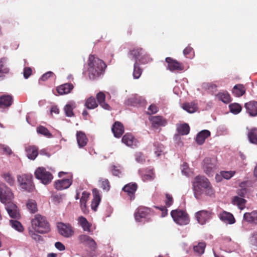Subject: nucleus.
<instances>
[{
	"instance_id": "1",
	"label": "nucleus",
	"mask_w": 257,
	"mask_h": 257,
	"mask_svg": "<svg viewBox=\"0 0 257 257\" xmlns=\"http://www.w3.org/2000/svg\"><path fill=\"white\" fill-rule=\"evenodd\" d=\"M192 186L195 197L197 199L200 198L203 192L209 196L214 195V190L210 182L203 176H196L192 182Z\"/></svg>"
},
{
	"instance_id": "2",
	"label": "nucleus",
	"mask_w": 257,
	"mask_h": 257,
	"mask_svg": "<svg viewBox=\"0 0 257 257\" xmlns=\"http://www.w3.org/2000/svg\"><path fill=\"white\" fill-rule=\"evenodd\" d=\"M106 67L105 63L94 55H90L88 60V76L90 79L94 80L104 72Z\"/></svg>"
},
{
	"instance_id": "3",
	"label": "nucleus",
	"mask_w": 257,
	"mask_h": 257,
	"mask_svg": "<svg viewBox=\"0 0 257 257\" xmlns=\"http://www.w3.org/2000/svg\"><path fill=\"white\" fill-rule=\"evenodd\" d=\"M32 229L37 232L44 234L50 231L49 223L46 218L40 214H36L31 221Z\"/></svg>"
},
{
	"instance_id": "4",
	"label": "nucleus",
	"mask_w": 257,
	"mask_h": 257,
	"mask_svg": "<svg viewBox=\"0 0 257 257\" xmlns=\"http://www.w3.org/2000/svg\"><path fill=\"white\" fill-rule=\"evenodd\" d=\"M17 182L21 189L24 191L32 192L35 190L33 176L30 174H22L17 176Z\"/></svg>"
},
{
	"instance_id": "5",
	"label": "nucleus",
	"mask_w": 257,
	"mask_h": 257,
	"mask_svg": "<svg viewBox=\"0 0 257 257\" xmlns=\"http://www.w3.org/2000/svg\"><path fill=\"white\" fill-rule=\"evenodd\" d=\"M171 215L174 221L180 225L188 224L190 221L188 214L180 209L173 210L171 212Z\"/></svg>"
},
{
	"instance_id": "6",
	"label": "nucleus",
	"mask_w": 257,
	"mask_h": 257,
	"mask_svg": "<svg viewBox=\"0 0 257 257\" xmlns=\"http://www.w3.org/2000/svg\"><path fill=\"white\" fill-rule=\"evenodd\" d=\"M153 214L151 208L144 206H139L134 213L135 219L137 222H141L142 219L147 218V221L151 220L150 216Z\"/></svg>"
},
{
	"instance_id": "7",
	"label": "nucleus",
	"mask_w": 257,
	"mask_h": 257,
	"mask_svg": "<svg viewBox=\"0 0 257 257\" xmlns=\"http://www.w3.org/2000/svg\"><path fill=\"white\" fill-rule=\"evenodd\" d=\"M14 194L12 190L4 183H0V201L3 204H6L13 200Z\"/></svg>"
},
{
	"instance_id": "8",
	"label": "nucleus",
	"mask_w": 257,
	"mask_h": 257,
	"mask_svg": "<svg viewBox=\"0 0 257 257\" xmlns=\"http://www.w3.org/2000/svg\"><path fill=\"white\" fill-rule=\"evenodd\" d=\"M35 175L36 178L40 180L44 184H49L53 178L52 174L43 167L37 168L35 172Z\"/></svg>"
},
{
	"instance_id": "9",
	"label": "nucleus",
	"mask_w": 257,
	"mask_h": 257,
	"mask_svg": "<svg viewBox=\"0 0 257 257\" xmlns=\"http://www.w3.org/2000/svg\"><path fill=\"white\" fill-rule=\"evenodd\" d=\"M202 168L206 174L212 175L216 168V160L213 158H205L203 161Z\"/></svg>"
},
{
	"instance_id": "10",
	"label": "nucleus",
	"mask_w": 257,
	"mask_h": 257,
	"mask_svg": "<svg viewBox=\"0 0 257 257\" xmlns=\"http://www.w3.org/2000/svg\"><path fill=\"white\" fill-rule=\"evenodd\" d=\"M59 233L64 237H70L74 233V228L69 223H59L57 225Z\"/></svg>"
},
{
	"instance_id": "11",
	"label": "nucleus",
	"mask_w": 257,
	"mask_h": 257,
	"mask_svg": "<svg viewBox=\"0 0 257 257\" xmlns=\"http://www.w3.org/2000/svg\"><path fill=\"white\" fill-rule=\"evenodd\" d=\"M5 204V208L7 211L9 216L14 219H19L21 217L20 211L17 206L12 202V201H10Z\"/></svg>"
},
{
	"instance_id": "12",
	"label": "nucleus",
	"mask_w": 257,
	"mask_h": 257,
	"mask_svg": "<svg viewBox=\"0 0 257 257\" xmlns=\"http://www.w3.org/2000/svg\"><path fill=\"white\" fill-rule=\"evenodd\" d=\"M138 188V184L135 182H131L125 185L122 188V191L124 192L129 197L130 200L135 198V193Z\"/></svg>"
},
{
	"instance_id": "13",
	"label": "nucleus",
	"mask_w": 257,
	"mask_h": 257,
	"mask_svg": "<svg viewBox=\"0 0 257 257\" xmlns=\"http://www.w3.org/2000/svg\"><path fill=\"white\" fill-rule=\"evenodd\" d=\"M165 61L168 64V69L171 71H182L184 68L182 63L178 62L171 57H167Z\"/></svg>"
},
{
	"instance_id": "14",
	"label": "nucleus",
	"mask_w": 257,
	"mask_h": 257,
	"mask_svg": "<svg viewBox=\"0 0 257 257\" xmlns=\"http://www.w3.org/2000/svg\"><path fill=\"white\" fill-rule=\"evenodd\" d=\"M211 212L207 210H201L196 213L198 222L201 224H205L211 218Z\"/></svg>"
},
{
	"instance_id": "15",
	"label": "nucleus",
	"mask_w": 257,
	"mask_h": 257,
	"mask_svg": "<svg viewBox=\"0 0 257 257\" xmlns=\"http://www.w3.org/2000/svg\"><path fill=\"white\" fill-rule=\"evenodd\" d=\"M96 98L98 105L99 104L102 108L107 110H111L110 106L105 102L106 95L103 92L100 91L97 93Z\"/></svg>"
},
{
	"instance_id": "16",
	"label": "nucleus",
	"mask_w": 257,
	"mask_h": 257,
	"mask_svg": "<svg viewBox=\"0 0 257 257\" xmlns=\"http://www.w3.org/2000/svg\"><path fill=\"white\" fill-rule=\"evenodd\" d=\"M218 217L222 221L227 224H232L235 222V219L232 214L225 211L220 212Z\"/></svg>"
},
{
	"instance_id": "17",
	"label": "nucleus",
	"mask_w": 257,
	"mask_h": 257,
	"mask_svg": "<svg viewBox=\"0 0 257 257\" xmlns=\"http://www.w3.org/2000/svg\"><path fill=\"white\" fill-rule=\"evenodd\" d=\"M71 178L58 180L55 182V188L58 190H62L69 188L72 184Z\"/></svg>"
},
{
	"instance_id": "18",
	"label": "nucleus",
	"mask_w": 257,
	"mask_h": 257,
	"mask_svg": "<svg viewBox=\"0 0 257 257\" xmlns=\"http://www.w3.org/2000/svg\"><path fill=\"white\" fill-rule=\"evenodd\" d=\"M78 239L80 243L88 245L93 249L96 248V242L89 236L85 234H81L78 236Z\"/></svg>"
},
{
	"instance_id": "19",
	"label": "nucleus",
	"mask_w": 257,
	"mask_h": 257,
	"mask_svg": "<svg viewBox=\"0 0 257 257\" xmlns=\"http://www.w3.org/2000/svg\"><path fill=\"white\" fill-rule=\"evenodd\" d=\"M153 127L165 126L167 123V120L160 115L152 116L149 118Z\"/></svg>"
},
{
	"instance_id": "20",
	"label": "nucleus",
	"mask_w": 257,
	"mask_h": 257,
	"mask_svg": "<svg viewBox=\"0 0 257 257\" xmlns=\"http://www.w3.org/2000/svg\"><path fill=\"white\" fill-rule=\"evenodd\" d=\"M246 112L251 116H257V101H250L244 104Z\"/></svg>"
},
{
	"instance_id": "21",
	"label": "nucleus",
	"mask_w": 257,
	"mask_h": 257,
	"mask_svg": "<svg viewBox=\"0 0 257 257\" xmlns=\"http://www.w3.org/2000/svg\"><path fill=\"white\" fill-rule=\"evenodd\" d=\"M7 59L3 57L0 59V81L5 79L6 75L9 74L10 69L7 65Z\"/></svg>"
},
{
	"instance_id": "22",
	"label": "nucleus",
	"mask_w": 257,
	"mask_h": 257,
	"mask_svg": "<svg viewBox=\"0 0 257 257\" xmlns=\"http://www.w3.org/2000/svg\"><path fill=\"white\" fill-rule=\"evenodd\" d=\"M114 136L119 138L124 133V126L122 123L119 121H115L111 128Z\"/></svg>"
},
{
	"instance_id": "23",
	"label": "nucleus",
	"mask_w": 257,
	"mask_h": 257,
	"mask_svg": "<svg viewBox=\"0 0 257 257\" xmlns=\"http://www.w3.org/2000/svg\"><path fill=\"white\" fill-rule=\"evenodd\" d=\"M92 194L93 198L91 202V206L92 209L94 211H96L97 210V207L100 202L101 197L99 191L96 188L93 189Z\"/></svg>"
},
{
	"instance_id": "24",
	"label": "nucleus",
	"mask_w": 257,
	"mask_h": 257,
	"mask_svg": "<svg viewBox=\"0 0 257 257\" xmlns=\"http://www.w3.org/2000/svg\"><path fill=\"white\" fill-rule=\"evenodd\" d=\"M123 143L131 147H136L137 145V141L134 137L130 133L125 134L121 140Z\"/></svg>"
},
{
	"instance_id": "25",
	"label": "nucleus",
	"mask_w": 257,
	"mask_h": 257,
	"mask_svg": "<svg viewBox=\"0 0 257 257\" xmlns=\"http://www.w3.org/2000/svg\"><path fill=\"white\" fill-rule=\"evenodd\" d=\"M76 136L79 147L83 148L85 147L88 142V139L85 134L82 131H77Z\"/></svg>"
},
{
	"instance_id": "26",
	"label": "nucleus",
	"mask_w": 257,
	"mask_h": 257,
	"mask_svg": "<svg viewBox=\"0 0 257 257\" xmlns=\"http://www.w3.org/2000/svg\"><path fill=\"white\" fill-rule=\"evenodd\" d=\"M13 102V97L10 95H4L0 97V108H5L10 106Z\"/></svg>"
},
{
	"instance_id": "27",
	"label": "nucleus",
	"mask_w": 257,
	"mask_h": 257,
	"mask_svg": "<svg viewBox=\"0 0 257 257\" xmlns=\"http://www.w3.org/2000/svg\"><path fill=\"white\" fill-rule=\"evenodd\" d=\"M78 224L82 228L84 231L90 232L91 231V223L89 222L85 217L80 216L77 219Z\"/></svg>"
},
{
	"instance_id": "28",
	"label": "nucleus",
	"mask_w": 257,
	"mask_h": 257,
	"mask_svg": "<svg viewBox=\"0 0 257 257\" xmlns=\"http://www.w3.org/2000/svg\"><path fill=\"white\" fill-rule=\"evenodd\" d=\"M210 135V132L207 130L201 131L197 135L195 139L196 143L199 145H202L205 139L209 137Z\"/></svg>"
},
{
	"instance_id": "29",
	"label": "nucleus",
	"mask_w": 257,
	"mask_h": 257,
	"mask_svg": "<svg viewBox=\"0 0 257 257\" xmlns=\"http://www.w3.org/2000/svg\"><path fill=\"white\" fill-rule=\"evenodd\" d=\"M73 88L72 84L67 83L57 87V91L60 95H63L70 93Z\"/></svg>"
},
{
	"instance_id": "30",
	"label": "nucleus",
	"mask_w": 257,
	"mask_h": 257,
	"mask_svg": "<svg viewBox=\"0 0 257 257\" xmlns=\"http://www.w3.org/2000/svg\"><path fill=\"white\" fill-rule=\"evenodd\" d=\"M27 156L31 160H35L38 155V148L34 146H30L26 148Z\"/></svg>"
},
{
	"instance_id": "31",
	"label": "nucleus",
	"mask_w": 257,
	"mask_h": 257,
	"mask_svg": "<svg viewBox=\"0 0 257 257\" xmlns=\"http://www.w3.org/2000/svg\"><path fill=\"white\" fill-rule=\"evenodd\" d=\"M243 219L249 223L257 224V211L245 213L243 215Z\"/></svg>"
},
{
	"instance_id": "32",
	"label": "nucleus",
	"mask_w": 257,
	"mask_h": 257,
	"mask_svg": "<svg viewBox=\"0 0 257 257\" xmlns=\"http://www.w3.org/2000/svg\"><path fill=\"white\" fill-rule=\"evenodd\" d=\"M182 108L189 113H192L197 111V103L195 102H187L183 104Z\"/></svg>"
},
{
	"instance_id": "33",
	"label": "nucleus",
	"mask_w": 257,
	"mask_h": 257,
	"mask_svg": "<svg viewBox=\"0 0 257 257\" xmlns=\"http://www.w3.org/2000/svg\"><path fill=\"white\" fill-rule=\"evenodd\" d=\"M141 102V98L138 95H134L129 97L125 103L127 105L135 106Z\"/></svg>"
},
{
	"instance_id": "34",
	"label": "nucleus",
	"mask_w": 257,
	"mask_h": 257,
	"mask_svg": "<svg viewBox=\"0 0 257 257\" xmlns=\"http://www.w3.org/2000/svg\"><path fill=\"white\" fill-rule=\"evenodd\" d=\"M216 96L219 100L224 103H228L231 101V97L227 91L219 92Z\"/></svg>"
},
{
	"instance_id": "35",
	"label": "nucleus",
	"mask_w": 257,
	"mask_h": 257,
	"mask_svg": "<svg viewBox=\"0 0 257 257\" xmlns=\"http://www.w3.org/2000/svg\"><path fill=\"white\" fill-rule=\"evenodd\" d=\"M245 92L244 86L241 84L235 85L232 89V93L236 97L242 96Z\"/></svg>"
},
{
	"instance_id": "36",
	"label": "nucleus",
	"mask_w": 257,
	"mask_h": 257,
	"mask_svg": "<svg viewBox=\"0 0 257 257\" xmlns=\"http://www.w3.org/2000/svg\"><path fill=\"white\" fill-rule=\"evenodd\" d=\"M145 52V50L143 48L138 47L131 50L130 53L135 59V61H137Z\"/></svg>"
},
{
	"instance_id": "37",
	"label": "nucleus",
	"mask_w": 257,
	"mask_h": 257,
	"mask_svg": "<svg viewBox=\"0 0 257 257\" xmlns=\"http://www.w3.org/2000/svg\"><path fill=\"white\" fill-rule=\"evenodd\" d=\"M89 195L90 193L86 191L83 192L82 194V196L80 198V206L83 212H85V210L86 209V203L88 199Z\"/></svg>"
},
{
	"instance_id": "38",
	"label": "nucleus",
	"mask_w": 257,
	"mask_h": 257,
	"mask_svg": "<svg viewBox=\"0 0 257 257\" xmlns=\"http://www.w3.org/2000/svg\"><path fill=\"white\" fill-rule=\"evenodd\" d=\"M247 137L251 143L257 145V128L250 129L248 132Z\"/></svg>"
},
{
	"instance_id": "39",
	"label": "nucleus",
	"mask_w": 257,
	"mask_h": 257,
	"mask_svg": "<svg viewBox=\"0 0 257 257\" xmlns=\"http://www.w3.org/2000/svg\"><path fill=\"white\" fill-rule=\"evenodd\" d=\"M84 105L87 108L92 109L96 108L98 105L95 98L90 96L86 100Z\"/></svg>"
},
{
	"instance_id": "40",
	"label": "nucleus",
	"mask_w": 257,
	"mask_h": 257,
	"mask_svg": "<svg viewBox=\"0 0 257 257\" xmlns=\"http://www.w3.org/2000/svg\"><path fill=\"white\" fill-rule=\"evenodd\" d=\"M177 131L181 135H186L189 133L190 127L187 123L181 124L177 126Z\"/></svg>"
},
{
	"instance_id": "41",
	"label": "nucleus",
	"mask_w": 257,
	"mask_h": 257,
	"mask_svg": "<svg viewBox=\"0 0 257 257\" xmlns=\"http://www.w3.org/2000/svg\"><path fill=\"white\" fill-rule=\"evenodd\" d=\"M27 208L31 213H35L38 211L36 202L33 199H29L26 204Z\"/></svg>"
},
{
	"instance_id": "42",
	"label": "nucleus",
	"mask_w": 257,
	"mask_h": 257,
	"mask_svg": "<svg viewBox=\"0 0 257 257\" xmlns=\"http://www.w3.org/2000/svg\"><path fill=\"white\" fill-rule=\"evenodd\" d=\"M245 202L246 200L238 196H234L232 200V203L234 205H237L240 209L244 208Z\"/></svg>"
},
{
	"instance_id": "43",
	"label": "nucleus",
	"mask_w": 257,
	"mask_h": 257,
	"mask_svg": "<svg viewBox=\"0 0 257 257\" xmlns=\"http://www.w3.org/2000/svg\"><path fill=\"white\" fill-rule=\"evenodd\" d=\"M151 61L152 58L150 57V55L145 52L137 61H135V63H138L139 65L146 64L150 62Z\"/></svg>"
},
{
	"instance_id": "44",
	"label": "nucleus",
	"mask_w": 257,
	"mask_h": 257,
	"mask_svg": "<svg viewBox=\"0 0 257 257\" xmlns=\"http://www.w3.org/2000/svg\"><path fill=\"white\" fill-rule=\"evenodd\" d=\"M205 247L206 243L204 242H200L197 245L194 246L193 249L196 253L201 255L204 253Z\"/></svg>"
},
{
	"instance_id": "45",
	"label": "nucleus",
	"mask_w": 257,
	"mask_h": 257,
	"mask_svg": "<svg viewBox=\"0 0 257 257\" xmlns=\"http://www.w3.org/2000/svg\"><path fill=\"white\" fill-rule=\"evenodd\" d=\"M143 72V69L140 67L139 64L135 63L134 65L133 77L134 79H139Z\"/></svg>"
},
{
	"instance_id": "46",
	"label": "nucleus",
	"mask_w": 257,
	"mask_h": 257,
	"mask_svg": "<svg viewBox=\"0 0 257 257\" xmlns=\"http://www.w3.org/2000/svg\"><path fill=\"white\" fill-rule=\"evenodd\" d=\"M37 132L47 138H51L52 136L47 128L42 125L37 127Z\"/></svg>"
},
{
	"instance_id": "47",
	"label": "nucleus",
	"mask_w": 257,
	"mask_h": 257,
	"mask_svg": "<svg viewBox=\"0 0 257 257\" xmlns=\"http://www.w3.org/2000/svg\"><path fill=\"white\" fill-rule=\"evenodd\" d=\"M154 146L155 147L154 152L157 157H159L163 154L164 148L163 145L158 142H156L154 143Z\"/></svg>"
},
{
	"instance_id": "48",
	"label": "nucleus",
	"mask_w": 257,
	"mask_h": 257,
	"mask_svg": "<svg viewBox=\"0 0 257 257\" xmlns=\"http://www.w3.org/2000/svg\"><path fill=\"white\" fill-rule=\"evenodd\" d=\"M229 107L230 112L235 114L239 113L242 109L240 105L236 103H233L229 104Z\"/></svg>"
},
{
	"instance_id": "49",
	"label": "nucleus",
	"mask_w": 257,
	"mask_h": 257,
	"mask_svg": "<svg viewBox=\"0 0 257 257\" xmlns=\"http://www.w3.org/2000/svg\"><path fill=\"white\" fill-rule=\"evenodd\" d=\"M35 230L29 229V235L35 241L40 242L43 241V237L36 233Z\"/></svg>"
},
{
	"instance_id": "50",
	"label": "nucleus",
	"mask_w": 257,
	"mask_h": 257,
	"mask_svg": "<svg viewBox=\"0 0 257 257\" xmlns=\"http://www.w3.org/2000/svg\"><path fill=\"white\" fill-rule=\"evenodd\" d=\"M10 223L12 227L18 231L21 232L23 230V226L20 222L17 220H11Z\"/></svg>"
},
{
	"instance_id": "51",
	"label": "nucleus",
	"mask_w": 257,
	"mask_h": 257,
	"mask_svg": "<svg viewBox=\"0 0 257 257\" xmlns=\"http://www.w3.org/2000/svg\"><path fill=\"white\" fill-rule=\"evenodd\" d=\"M3 177L10 185H14L15 183V179L13 177V176L10 173H6L4 174L3 175Z\"/></svg>"
},
{
	"instance_id": "52",
	"label": "nucleus",
	"mask_w": 257,
	"mask_h": 257,
	"mask_svg": "<svg viewBox=\"0 0 257 257\" xmlns=\"http://www.w3.org/2000/svg\"><path fill=\"white\" fill-rule=\"evenodd\" d=\"M101 182L100 187L105 191H108L110 189V183L109 181L106 179H102L99 181Z\"/></svg>"
},
{
	"instance_id": "53",
	"label": "nucleus",
	"mask_w": 257,
	"mask_h": 257,
	"mask_svg": "<svg viewBox=\"0 0 257 257\" xmlns=\"http://www.w3.org/2000/svg\"><path fill=\"white\" fill-rule=\"evenodd\" d=\"M73 107L71 104H67L64 107V111L66 116L68 117H72L74 115L73 111Z\"/></svg>"
},
{
	"instance_id": "54",
	"label": "nucleus",
	"mask_w": 257,
	"mask_h": 257,
	"mask_svg": "<svg viewBox=\"0 0 257 257\" xmlns=\"http://www.w3.org/2000/svg\"><path fill=\"white\" fill-rule=\"evenodd\" d=\"M235 173V171H221L220 172L221 175L223 178L226 179H229L231 178Z\"/></svg>"
},
{
	"instance_id": "55",
	"label": "nucleus",
	"mask_w": 257,
	"mask_h": 257,
	"mask_svg": "<svg viewBox=\"0 0 257 257\" xmlns=\"http://www.w3.org/2000/svg\"><path fill=\"white\" fill-rule=\"evenodd\" d=\"M165 202L167 207H170L173 203V198L172 196L168 193H166V200Z\"/></svg>"
},
{
	"instance_id": "56",
	"label": "nucleus",
	"mask_w": 257,
	"mask_h": 257,
	"mask_svg": "<svg viewBox=\"0 0 257 257\" xmlns=\"http://www.w3.org/2000/svg\"><path fill=\"white\" fill-rule=\"evenodd\" d=\"M142 178L144 181H152L155 178V174L153 172H150L148 174L142 175Z\"/></svg>"
},
{
	"instance_id": "57",
	"label": "nucleus",
	"mask_w": 257,
	"mask_h": 257,
	"mask_svg": "<svg viewBox=\"0 0 257 257\" xmlns=\"http://www.w3.org/2000/svg\"><path fill=\"white\" fill-rule=\"evenodd\" d=\"M192 53H193V49L190 46L187 47L183 50V54L187 58L191 57Z\"/></svg>"
},
{
	"instance_id": "58",
	"label": "nucleus",
	"mask_w": 257,
	"mask_h": 257,
	"mask_svg": "<svg viewBox=\"0 0 257 257\" xmlns=\"http://www.w3.org/2000/svg\"><path fill=\"white\" fill-rule=\"evenodd\" d=\"M55 76V74L53 72L51 71H48L45 74H44L41 77V80L43 81H45L47 80L49 78L51 77H53Z\"/></svg>"
},
{
	"instance_id": "59",
	"label": "nucleus",
	"mask_w": 257,
	"mask_h": 257,
	"mask_svg": "<svg viewBox=\"0 0 257 257\" xmlns=\"http://www.w3.org/2000/svg\"><path fill=\"white\" fill-rule=\"evenodd\" d=\"M148 113L149 114H155L158 112V108L156 105L151 104L148 108Z\"/></svg>"
},
{
	"instance_id": "60",
	"label": "nucleus",
	"mask_w": 257,
	"mask_h": 257,
	"mask_svg": "<svg viewBox=\"0 0 257 257\" xmlns=\"http://www.w3.org/2000/svg\"><path fill=\"white\" fill-rule=\"evenodd\" d=\"M136 160L138 163L143 164L145 162V159L143 154L141 153H138L136 156Z\"/></svg>"
},
{
	"instance_id": "61",
	"label": "nucleus",
	"mask_w": 257,
	"mask_h": 257,
	"mask_svg": "<svg viewBox=\"0 0 257 257\" xmlns=\"http://www.w3.org/2000/svg\"><path fill=\"white\" fill-rule=\"evenodd\" d=\"M111 172L113 175L119 177L121 174L120 170L117 167L113 165L111 167Z\"/></svg>"
},
{
	"instance_id": "62",
	"label": "nucleus",
	"mask_w": 257,
	"mask_h": 257,
	"mask_svg": "<svg viewBox=\"0 0 257 257\" xmlns=\"http://www.w3.org/2000/svg\"><path fill=\"white\" fill-rule=\"evenodd\" d=\"M32 70L30 67H25L24 69L23 74L24 77L27 79L32 74Z\"/></svg>"
},
{
	"instance_id": "63",
	"label": "nucleus",
	"mask_w": 257,
	"mask_h": 257,
	"mask_svg": "<svg viewBox=\"0 0 257 257\" xmlns=\"http://www.w3.org/2000/svg\"><path fill=\"white\" fill-rule=\"evenodd\" d=\"M55 247L60 251H63L65 249V245L61 242H56L55 243Z\"/></svg>"
},
{
	"instance_id": "64",
	"label": "nucleus",
	"mask_w": 257,
	"mask_h": 257,
	"mask_svg": "<svg viewBox=\"0 0 257 257\" xmlns=\"http://www.w3.org/2000/svg\"><path fill=\"white\" fill-rule=\"evenodd\" d=\"M2 149L4 153L7 155H11L13 153L11 148L8 146H3Z\"/></svg>"
}]
</instances>
